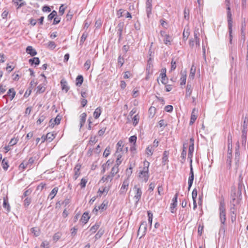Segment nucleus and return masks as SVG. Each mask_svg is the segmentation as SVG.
<instances>
[{
	"label": "nucleus",
	"mask_w": 248,
	"mask_h": 248,
	"mask_svg": "<svg viewBox=\"0 0 248 248\" xmlns=\"http://www.w3.org/2000/svg\"><path fill=\"white\" fill-rule=\"evenodd\" d=\"M58 191V187H54L51 191L50 194L48 195V198H50V200H52L56 195L57 194Z\"/></svg>",
	"instance_id": "412c9836"
},
{
	"label": "nucleus",
	"mask_w": 248,
	"mask_h": 248,
	"mask_svg": "<svg viewBox=\"0 0 248 248\" xmlns=\"http://www.w3.org/2000/svg\"><path fill=\"white\" fill-rule=\"evenodd\" d=\"M90 218V217L89 216V214L87 212H85L82 215V216L81 218V221L84 224H86L89 219Z\"/></svg>",
	"instance_id": "b1692460"
},
{
	"label": "nucleus",
	"mask_w": 248,
	"mask_h": 248,
	"mask_svg": "<svg viewBox=\"0 0 248 248\" xmlns=\"http://www.w3.org/2000/svg\"><path fill=\"white\" fill-rule=\"evenodd\" d=\"M194 147H192V146H189L188 152V159H189L190 164L192 163V156L193 153L194 152Z\"/></svg>",
	"instance_id": "2eb2a0df"
},
{
	"label": "nucleus",
	"mask_w": 248,
	"mask_h": 248,
	"mask_svg": "<svg viewBox=\"0 0 248 248\" xmlns=\"http://www.w3.org/2000/svg\"><path fill=\"white\" fill-rule=\"evenodd\" d=\"M121 157H122V155H121L120 154L118 155H117V160L116 161V164L115 165L119 167V165L121 164L122 163V160L121 159Z\"/></svg>",
	"instance_id": "6e6d98bb"
},
{
	"label": "nucleus",
	"mask_w": 248,
	"mask_h": 248,
	"mask_svg": "<svg viewBox=\"0 0 248 248\" xmlns=\"http://www.w3.org/2000/svg\"><path fill=\"white\" fill-rule=\"evenodd\" d=\"M31 232L35 237L40 235L41 231L40 229L38 227H33L31 229Z\"/></svg>",
	"instance_id": "f3484780"
},
{
	"label": "nucleus",
	"mask_w": 248,
	"mask_h": 248,
	"mask_svg": "<svg viewBox=\"0 0 248 248\" xmlns=\"http://www.w3.org/2000/svg\"><path fill=\"white\" fill-rule=\"evenodd\" d=\"M87 182V179L84 178L81 179V181L79 184V185L80 186L81 188H83L86 186Z\"/></svg>",
	"instance_id": "4c0bfd02"
},
{
	"label": "nucleus",
	"mask_w": 248,
	"mask_h": 248,
	"mask_svg": "<svg viewBox=\"0 0 248 248\" xmlns=\"http://www.w3.org/2000/svg\"><path fill=\"white\" fill-rule=\"evenodd\" d=\"M177 204H174V203H171L170 206V212L171 213H174L176 211V207Z\"/></svg>",
	"instance_id": "5fc2aeb1"
},
{
	"label": "nucleus",
	"mask_w": 248,
	"mask_h": 248,
	"mask_svg": "<svg viewBox=\"0 0 248 248\" xmlns=\"http://www.w3.org/2000/svg\"><path fill=\"white\" fill-rule=\"evenodd\" d=\"M196 73V67L192 65L191 66V69H190V72L189 76V78L190 79H193L194 78L195 75Z\"/></svg>",
	"instance_id": "a878e982"
},
{
	"label": "nucleus",
	"mask_w": 248,
	"mask_h": 248,
	"mask_svg": "<svg viewBox=\"0 0 248 248\" xmlns=\"http://www.w3.org/2000/svg\"><path fill=\"white\" fill-rule=\"evenodd\" d=\"M101 113V109L100 107L97 108L93 112V116L95 119H97L99 117Z\"/></svg>",
	"instance_id": "c85d7f7f"
},
{
	"label": "nucleus",
	"mask_w": 248,
	"mask_h": 248,
	"mask_svg": "<svg viewBox=\"0 0 248 248\" xmlns=\"http://www.w3.org/2000/svg\"><path fill=\"white\" fill-rule=\"evenodd\" d=\"M139 119H140V117L138 114H136L134 116V117L133 118V125L134 126H136L138 124Z\"/></svg>",
	"instance_id": "8fccbe9b"
},
{
	"label": "nucleus",
	"mask_w": 248,
	"mask_h": 248,
	"mask_svg": "<svg viewBox=\"0 0 248 248\" xmlns=\"http://www.w3.org/2000/svg\"><path fill=\"white\" fill-rule=\"evenodd\" d=\"M45 118L46 117L44 115H40L38 120L36 122L37 124H40L45 120Z\"/></svg>",
	"instance_id": "864d4df0"
},
{
	"label": "nucleus",
	"mask_w": 248,
	"mask_h": 248,
	"mask_svg": "<svg viewBox=\"0 0 248 248\" xmlns=\"http://www.w3.org/2000/svg\"><path fill=\"white\" fill-rule=\"evenodd\" d=\"M169 155V152L167 151H165L163 154V157L162 158V165H165L168 162V156Z\"/></svg>",
	"instance_id": "ddd939ff"
},
{
	"label": "nucleus",
	"mask_w": 248,
	"mask_h": 248,
	"mask_svg": "<svg viewBox=\"0 0 248 248\" xmlns=\"http://www.w3.org/2000/svg\"><path fill=\"white\" fill-rule=\"evenodd\" d=\"M124 58L120 55L118 58V64L120 66V67H122L124 64Z\"/></svg>",
	"instance_id": "49530a36"
},
{
	"label": "nucleus",
	"mask_w": 248,
	"mask_h": 248,
	"mask_svg": "<svg viewBox=\"0 0 248 248\" xmlns=\"http://www.w3.org/2000/svg\"><path fill=\"white\" fill-rule=\"evenodd\" d=\"M12 2L17 6V9H18L21 7L26 5V2L23 0H13Z\"/></svg>",
	"instance_id": "f8f14e48"
},
{
	"label": "nucleus",
	"mask_w": 248,
	"mask_h": 248,
	"mask_svg": "<svg viewBox=\"0 0 248 248\" xmlns=\"http://www.w3.org/2000/svg\"><path fill=\"white\" fill-rule=\"evenodd\" d=\"M194 176H189L188 180V190H189L193 183Z\"/></svg>",
	"instance_id": "37998d69"
},
{
	"label": "nucleus",
	"mask_w": 248,
	"mask_h": 248,
	"mask_svg": "<svg viewBox=\"0 0 248 248\" xmlns=\"http://www.w3.org/2000/svg\"><path fill=\"white\" fill-rule=\"evenodd\" d=\"M132 169L133 167H132V165H130L129 167L126 169V174L127 176V178L129 179V178L131 176V174L132 173Z\"/></svg>",
	"instance_id": "a18cd8bd"
},
{
	"label": "nucleus",
	"mask_w": 248,
	"mask_h": 248,
	"mask_svg": "<svg viewBox=\"0 0 248 248\" xmlns=\"http://www.w3.org/2000/svg\"><path fill=\"white\" fill-rule=\"evenodd\" d=\"M119 171V167L114 165V166L111 169L110 173L113 176L117 174Z\"/></svg>",
	"instance_id": "c03bdc74"
},
{
	"label": "nucleus",
	"mask_w": 248,
	"mask_h": 248,
	"mask_svg": "<svg viewBox=\"0 0 248 248\" xmlns=\"http://www.w3.org/2000/svg\"><path fill=\"white\" fill-rule=\"evenodd\" d=\"M16 95V92L14 88H11L10 89L7 93L6 95H8L10 97V100H12L14 98L15 96Z\"/></svg>",
	"instance_id": "5701e85b"
},
{
	"label": "nucleus",
	"mask_w": 248,
	"mask_h": 248,
	"mask_svg": "<svg viewBox=\"0 0 248 248\" xmlns=\"http://www.w3.org/2000/svg\"><path fill=\"white\" fill-rule=\"evenodd\" d=\"M31 202V199L30 198H27L24 200V205L25 206H28Z\"/></svg>",
	"instance_id": "0e129e2a"
},
{
	"label": "nucleus",
	"mask_w": 248,
	"mask_h": 248,
	"mask_svg": "<svg viewBox=\"0 0 248 248\" xmlns=\"http://www.w3.org/2000/svg\"><path fill=\"white\" fill-rule=\"evenodd\" d=\"M117 146H118L117 151H122V148L124 146L123 142L122 140L119 141L117 143Z\"/></svg>",
	"instance_id": "052dcab7"
},
{
	"label": "nucleus",
	"mask_w": 248,
	"mask_h": 248,
	"mask_svg": "<svg viewBox=\"0 0 248 248\" xmlns=\"http://www.w3.org/2000/svg\"><path fill=\"white\" fill-rule=\"evenodd\" d=\"M86 117H87V114L85 112L82 113L80 115V128H81L84 124L85 121H86Z\"/></svg>",
	"instance_id": "aec40b11"
},
{
	"label": "nucleus",
	"mask_w": 248,
	"mask_h": 248,
	"mask_svg": "<svg viewBox=\"0 0 248 248\" xmlns=\"http://www.w3.org/2000/svg\"><path fill=\"white\" fill-rule=\"evenodd\" d=\"M99 226L100 225L98 223H95L90 228V231L92 232V233H93L98 230Z\"/></svg>",
	"instance_id": "58836bf2"
},
{
	"label": "nucleus",
	"mask_w": 248,
	"mask_h": 248,
	"mask_svg": "<svg viewBox=\"0 0 248 248\" xmlns=\"http://www.w3.org/2000/svg\"><path fill=\"white\" fill-rule=\"evenodd\" d=\"M48 46L49 47L50 49H54L56 47V45L54 42L49 41L48 43Z\"/></svg>",
	"instance_id": "680f3d73"
},
{
	"label": "nucleus",
	"mask_w": 248,
	"mask_h": 248,
	"mask_svg": "<svg viewBox=\"0 0 248 248\" xmlns=\"http://www.w3.org/2000/svg\"><path fill=\"white\" fill-rule=\"evenodd\" d=\"M18 141V140L15 138H12L10 142H9V145L10 146H12L14 145H16Z\"/></svg>",
	"instance_id": "4d7b16f0"
},
{
	"label": "nucleus",
	"mask_w": 248,
	"mask_h": 248,
	"mask_svg": "<svg viewBox=\"0 0 248 248\" xmlns=\"http://www.w3.org/2000/svg\"><path fill=\"white\" fill-rule=\"evenodd\" d=\"M61 120V118L59 115H58L54 120L51 119L49 123V126L53 127L55 125L59 124L60 123Z\"/></svg>",
	"instance_id": "9b49d317"
},
{
	"label": "nucleus",
	"mask_w": 248,
	"mask_h": 248,
	"mask_svg": "<svg viewBox=\"0 0 248 248\" xmlns=\"http://www.w3.org/2000/svg\"><path fill=\"white\" fill-rule=\"evenodd\" d=\"M81 167V165L78 163V164H77L74 168V170L75 173L73 176V179L75 180H77L78 179V176L80 174V170Z\"/></svg>",
	"instance_id": "6e6552de"
},
{
	"label": "nucleus",
	"mask_w": 248,
	"mask_h": 248,
	"mask_svg": "<svg viewBox=\"0 0 248 248\" xmlns=\"http://www.w3.org/2000/svg\"><path fill=\"white\" fill-rule=\"evenodd\" d=\"M163 70H164V72H161L160 74V76L161 77V78H162L161 82L163 84H166L167 83V82L165 80V78L166 77V70L165 68H164V69H163Z\"/></svg>",
	"instance_id": "c9c22d12"
},
{
	"label": "nucleus",
	"mask_w": 248,
	"mask_h": 248,
	"mask_svg": "<svg viewBox=\"0 0 248 248\" xmlns=\"http://www.w3.org/2000/svg\"><path fill=\"white\" fill-rule=\"evenodd\" d=\"M26 52L31 56H34L37 54V52L31 46H28L26 48Z\"/></svg>",
	"instance_id": "dca6fc26"
},
{
	"label": "nucleus",
	"mask_w": 248,
	"mask_h": 248,
	"mask_svg": "<svg viewBox=\"0 0 248 248\" xmlns=\"http://www.w3.org/2000/svg\"><path fill=\"white\" fill-rule=\"evenodd\" d=\"M103 233H104L103 231H102L101 230H99L97 232V233L94 236L95 240L99 239L102 236Z\"/></svg>",
	"instance_id": "09e8293b"
},
{
	"label": "nucleus",
	"mask_w": 248,
	"mask_h": 248,
	"mask_svg": "<svg viewBox=\"0 0 248 248\" xmlns=\"http://www.w3.org/2000/svg\"><path fill=\"white\" fill-rule=\"evenodd\" d=\"M61 84L62 90L67 93L68 91L69 88L68 86L66 81L64 79H62L61 81Z\"/></svg>",
	"instance_id": "6ab92c4d"
},
{
	"label": "nucleus",
	"mask_w": 248,
	"mask_h": 248,
	"mask_svg": "<svg viewBox=\"0 0 248 248\" xmlns=\"http://www.w3.org/2000/svg\"><path fill=\"white\" fill-rule=\"evenodd\" d=\"M227 19H228V30L229 32V37H230V44L232 43V14L231 12V8L229 6H228L227 8Z\"/></svg>",
	"instance_id": "7ed1b4c3"
},
{
	"label": "nucleus",
	"mask_w": 248,
	"mask_h": 248,
	"mask_svg": "<svg viewBox=\"0 0 248 248\" xmlns=\"http://www.w3.org/2000/svg\"><path fill=\"white\" fill-rule=\"evenodd\" d=\"M1 166L3 170H6L8 169L9 167L8 161L5 158H4L2 160Z\"/></svg>",
	"instance_id": "cd10ccee"
},
{
	"label": "nucleus",
	"mask_w": 248,
	"mask_h": 248,
	"mask_svg": "<svg viewBox=\"0 0 248 248\" xmlns=\"http://www.w3.org/2000/svg\"><path fill=\"white\" fill-rule=\"evenodd\" d=\"M172 41V37L169 34H167L165 37H164L163 42L167 46H170L171 45V42Z\"/></svg>",
	"instance_id": "a211bd4d"
},
{
	"label": "nucleus",
	"mask_w": 248,
	"mask_h": 248,
	"mask_svg": "<svg viewBox=\"0 0 248 248\" xmlns=\"http://www.w3.org/2000/svg\"><path fill=\"white\" fill-rule=\"evenodd\" d=\"M76 85L77 86H80L83 81V76L82 75H78L77 77V78L76 79Z\"/></svg>",
	"instance_id": "393cba45"
},
{
	"label": "nucleus",
	"mask_w": 248,
	"mask_h": 248,
	"mask_svg": "<svg viewBox=\"0 0 248 248\" xmlns=\"http://www.w3.org/2000/svg\"><path fill=\"white\" fill-rule=\"evenodd\" d=\"M137 140V137L136 136H132L129 139V141L130 143L135 144Z\"/></svg>",
	"instance_id": "bf43d9fd"
},
{
	"label": "nucleus",
	"mask_w": 248,
	"mask_h": 248,
	"mask_svg": "<svg viewBox=\"0 0 248 248\" xmlns=\"http://www.w3.org/2000/svg\"><path fill=\"white\" fill-rule=\"evenodd\" d=\"M129 186V180L128 179H125L121 186V187L120 189L119 193L121 195L125 194Z\"/></svg>",
	"instance_id": "39448f33"
},
{
	"label": "nucleus",
	"mask_w": 248,
	"mask_h": 248,
	"mask_svg": "<svg viewBox=\"0 0 248 248\" xmlns=\"http://www.w3.org/2000/svg\"><path fill=\"white\" fill-rule=\"evenodd\" d=\"M41 247L43 248H49V243L46 241L43 242L41 244Z\"/></svg>",
	"instance_id": "13d9d810"
},
{
	"label": "nucleus",
	"mask_w": 248,
	"mask_h": 248,
	"mask_svg": "<svg viewBox=\"0 0 248 248\" xmlns=\"http://www.w3.org/2000/svg\"><path fill=\"white\" fill-rule=\"evenodd\" d=\"M155 150L151 146L149 145L145 150V153L148 156H151Z\"/></svg>",
	"instance_id": "bb28decb"
},
{
	"label": "nucleus",
	"mask_w": 248,
	"mask_h": 248,
	"mask_svg": "<svg viewBox=\"0 0 248 248\" xmlns=\"http://www.w3.org/2000/svg\"><path fill=\"white\" fill-rule=\"evenodd\" d=\"M198 112V110L196 109V108H194L192 110L191 117H190V120L189 122V125H192L196 120L197 118V113Z\"/></svg>",
	"instance_id": "0eeeda50"
},
{
	"label": "nucleus",
	"mask_w": 248,
	"mask_h": 248,
	"mask_svg": "<svg viewBox=\"0 0 248 248\" xmlns=\"http://www.w3.org/2000/svg\"><path fill=\"white\" fill-rule=\"evenodd\" d=\"M198 191L196 188H194L192 192V197L193 200H195L197 196Z\"/></svg>",
	"instance_id": "69168bd1"
},
{
	"label": "nucleus",
	"mask_w": 248,
	"mask_h": 248,
	"mask_svg": "<svg viewBox=\"0 0 248 248\" xmlns=\"http://www.w3.org/2000/svg\"><path fill=\"white\" fill-rule=\"evenodd\" d=\"M219 211L220 221L221 223L222 224L220 227V230H222L224 232L225 227L224 226V225L225 224L226 218L225 204L223 199L219 202Z\"/></svg>",
	"instance_id": "f03ea898"
},
{
	"label": "nucleus",
	"mask_w": 248,
	"mask_h": 248,
	"mask_svg": "<svg viewBox=\"0 0 248 248\" xmlns=\"http://www.w3.org/2000/svg\"><path fill=\"white\" fill-rule=\"evenodd\" d=\"M181 75L182 76L180 78V85H185L186 82V74L185 72L184 73H182Z\"/></svg>",
	"instance_id": "c756f323"
},
{
	"label": "nucleus",
	"mask_w": 248,
	"mask_h": 248,
	"mask_svg": "<svg viewBox=\"0 0 248 248\" xmlns=\"http://www.w3.org/2000/svg\"><path fill=\"white\" fill-rule=\"evenodd\" d=\"M124 24L123 23H120L118 24L117 26L118 31H117V34L119 36L118 41L120 42L121 41L122 38V32L123 31Z\"/></svg>",
	"instance_id": "1a4fd4ad"
},
{
	"label": "nucleus",
	"mask_w": 248,
	"mask_h": 248,
	"mask_svg": "<svg viewBox=\"0 0 248 248\" xmlns=\"http://www.w3.org/2000/svg\"><path fill=\"white\" fill-rule=\"evenodd\" d=\"M57 13L56 11L53 10L47 16V19L48 20H51L56 16H57Z\"/></svg>",
	"instance_id": "a19ab883"
},
{
	"label": "nucleus",
	"mask_w": 248,
	"mask_h": 248,
	"mask_svg": "<svg viewBox=\"0 0 248 248\" xmlns=\"http://www.w3.org/2000/svg\"><path fill=\"white\" fill-rule=\"evenodd\" d=\"M107 208V204L103 202L100 205L98 206L97 208L96 207L94 209L96 211H97L98 210H102V211L106 209Z\"/></svg>",
	"instance_id": "79ce46f5"
},
{
	"label": "nucleus",
	"mask_w": 248,
	"mask_h": 248,
	"mask_svg": "<svg viewBox=\"0 0 248 248\" xmlns=\"http://www.w3.org/2000/svg\"><path fill=\"white\" fill-rule=\"evenodd\" d=\"M46 138L48 142H51L55 138V135L53 133H48L46 134Z\"/></svg>",
	"instance_id": "e433bc0d"
},
{
	"label": "nucleus",
	"mask_w": 248,
	"mask_h": 248,
	"mask_svg": "<svg viewBox=\"0 0 248 248\" xmlns=\"http://www.w3.org/2000/svg\"><path fill=\"white\" fill-rule=\"evenodd\" d=\"M28 166V163H27L25 161H23L19 165V170H24L27 168Z\"/></svg>",
	"instance_id": "603ef678"
},
{
	"label": "nucleus",
	"mask_w": 248,
	"mask_h": 248,
	"mask_svg": "<svg viewBox=\"0 0 248 248\" xmlns=\"http://www.w3.org/2000/svg\"><path fill=\"white\" fill-rule=\"evenodd\" d=\"M3 207L6 209L7 211H10V207L7 198H4L3 199Z\"/></svg>",
	"instance_id": "2f4dec72"
},
{
	"label": "nucleus",
	"mask_w": 248,
	"mask_h": 248,
	"mask_svg": "<svg viewBox=\"0 0 248 248\" xmlns=\"http://www.w3.org/2000/svg\"><path fill=\"white\" fill-rule=\"evenodd\" d=\"M193 88L192 87V85L188 82L186 88V97H189L192 92Z\"/></svg>",
	"instance_id": "4468645a"
},
{
	"label": "nucleus",
	"mask_w": 248,
	"mask_h": 248,
	"mask_svg": "<svg viewBox=\"0 0 248 248\" xmlns=\"http://www.w3.org/2000/svg\"><path fill=\"white\" fill-rule=\"evenodd\" d=\"M152 1L146 0V11L147 16L148 17H150V16L151 14L152 7Z\"/></svg>",
	"instance_id": "9d476101"
},
{
	"label": "nucleus",
	"mask_w": 248,
	"mask_h": 248,
	"mask_svg": "<svg viewBox=\"0 0 248 248\" xmlns=\"http://www.w3.org/2000/svg\"><path fill=\"white\" fill-rule=\"evenodd\" d=\"M29 62L30 64H31V65L35 64V65H37L40 63V60L39 59L38 57H34L32 59H30L29 60Z\"/></svg>",
	"instance_id": "4be33fe9"
},
{
	"label": "nucleus",
	"mask_w": 248,
	"mask_h": 248,
	"mask_svg": "<svg viewBox=\"0 0 248 248\" xmlns=\"http://www.w3.org/2000/svg\"><path fill=\"white\" fill-rule=\"evenodd\" d=\"M164 110L166 112H170L173 110V107L171 105H167V106H165V107L164 108Z\"/></svg>",
	"instance_id": "e2e57ef3"
},
{
	"label": "nucleus",
	"mask_w": 248,
	"mask_h": 248,
	"mask_svg": "<svg viewBox=\"0 0 248 248\" xmlns=\"http://www.w3.org/2000/svg\"><path fill=\"white\" fill-rule=\"evenodd\" d=\"M150 163L145 160L143 162V167L139 168V178L142 182L146 183L149 178V167Z\"/></svg>",
	"instance_id": "f257e3e1"
},
{
	"label": "nucleus",
	"mask_w": 248,
	"mask_h": 248,
	"mask_svg": "<svg viewBox=\"0 0 248 248\" xmlns=\"http://www.w3.org/2000/svg\"><path fill=\"white\" fill-rule=\"evenodd\" d=\"M186 148L184 147V148L183 149V151H182V152L181 153V157L183 159V161H181L182 163H184V161H185L186 158Z\"/></svg>",
	"instance_id": "f704fd0d"
},
{
	"label": "nucleus",
	"mask_w": 248,
	"mask_h": 248,
	"mask_svg": "<svg viewBox=\"0 0 248 248\" xmlns=\"http://www.w3.org/2000/svg\"><path fill=\"white\" fill-rule=\"evenodd\" d=\"M46 88L44 85L40 84L37 87V93H43L45 91Z\"/></svg>",
	"instance_id": "72a5a7b5"
},
{
	"label": "nucleus",
	"mask_w": 248,
	"mask_h": 248,
	"mask_svg": "<svg viewBox=\"0 0 248 248\" xmlns=\"http://www.w3.org/2000/svg\"><path fill=\"white\" fill-rule=\"evenodd\" d=\"M155 111L156 108L154 107H151L149 109V117L153 118L155 114Z\"/></svg>",
	"instance_id": "473e14b6"
},
{
	"label": "nucleus",
	"mask_w": 248,
	"mask_h": 248,
	"mask_svg": "<svg viewBox=\"0 0 248 248\" xmlns=\"http://www.w3.org/2000/svg\"><path fill=\"white\" fill-rule=\"evenodd\" d=\"M147 224L146 221H143L141 223L138 232V234H139L140 232H142L140 237H142L145 235L147 231Z\"/></svg>",
	"instance_id": "423d86ee"
},
{
	"label": "nucleus",
	"mask_w": 248,
	"mask_h": 248,
	"mask_svg": "<svg viewBox=\"0 0 248 248\" xmlns=\"http://www.w3.org/2000/svg\"><path fill=\"white\" fill-rule=\"evenodd\" d=\"M184 18L186 20L189 19V10L186 8H185L184 11Z\"/></svg>",
	"instance_id": "3c124183"
},
{
	"label": "nucleus",
	"mask_w": 248,
	"mask_h": 248,
	"mask_svg": "<svg viewBox=\"0 0 248 248\" xmlns=\"http://www.w3.org/2000/svg\"><path fill=\"white\" fill-rule=\"evenodd\" d=\"M133 190L135 193L134 199L136 203H137L141 199L142 192L141 188L138 185L134 186Z\"/></svg>",
	"instance_id": "20e7f679"
},
{
	"label": "nucleus",
	"mask_w": 248,
	"mask_h": 248,
	"mask_svg": "<svg viewBox=\"0 0 248 248\" xmlns=\"http://www.w3.org/2000/svg\"><path fill=\"white\" fill-rule=\"evenodd\" d=\"M125 12V11L122 9H119L117 13V15L119 18L123 16V13Z\"/></svg>",
	"instance_id": "774afa93"
},
{
	"label": "nucleus",
	"mask_w": 248,
	"mask_h": 248,
	"mask_svg": "<svg viewBox=\"0 0 248 248\" xmlns=\"http://www.w3.org/2000/svg\"><path fill=\"white\" fill-rule=\"evenodd\" d=\"M245 27H246V25H245V23H242V27H241V34H242V39H243V42H245V33H244V31H245Z\"/></svg>",
	"instance_id": "ea45409f"
},
{
	"label": "nucleus",
	"mask_w": 248,
	"mask_h": 248,
	"mask_svg": "<svg viewBox=\"0 0 248 248\" xmlns=\"http://www.w3.org/2000/svg\"><path fill=\"white\" fill-rule=\"evenodd\" d=\"M98 141V139L96 136H91L90 140L89 141V144L91 145H93Z\"/></svg>",
	"instance_id": "7c9ffc66"
},
{
	"label": "nucleus",
	"mask_w": 248,
	"mask_h": 248,
	"mask_svg": "<svg viewBox=\"0 0 248 248\" xmlns=\"http://www.w3.org/2000/svg\"><path fill=\"white\" fill-rule=\"evenodd\" d=\"M91 64V61L90 59L87 60L84 64V67L86 70H88Z\"/></svg>",
	"instance_id": "de8ad7c7"
},
{
	"label": "nucleus",
	"mask_w": 248,
	"mask_h": 248,
	"mask_svg": "<svg viewBox=\"0 0 248 248\" xmlns=\"http://www.w3.org/2000/svg\"><path fill=\"white\" fill-rule=\"evenodd\" d=\"M102 25V21L100 19H97L95 23V27L99 28Z\"/></svg>",
	"instance_id": "338daca9"
}]
</instances>
